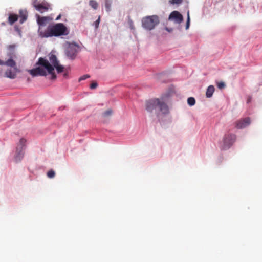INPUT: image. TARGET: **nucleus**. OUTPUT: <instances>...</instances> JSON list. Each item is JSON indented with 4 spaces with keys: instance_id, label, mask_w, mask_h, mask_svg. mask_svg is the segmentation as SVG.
<instances>
[{
    "instance_id": "f257e3e1",
    "label": "nucleus",
    "mask_w": 262,
    "mask_h": 262,
    "mask_svg": "<svg viewBox=\"0 0 262 262\" xmlns=\"http://www.w3.org/2000/svg\"><path fill=\"white\" fill-rule=\"evenodd\" d=\"M48 57L49 61L43 58L40 57L36 63V65H39L44 68L38 67L29 71V73L32 76H46V70L48 73L51 75V79H55L56 75L54 72V69H56L58 73H62L63 71L64 67L59 64V61L55 55L51 53L49 54Z\"/></svg>"
},
{
    "instance_id": "f03ea898",
    "label": "nucleus",
    "mask_w": 262,
    "mask_h": 262,
    "mask_svg": "<svg viewBox=\"0 0 262 262\" xmlns=\"http://www.w3.org/2000/svg\"><path fill=\"white\" fill-rule=\"evenodd\" d=\"M40 37L49 38L66 36L69 34V30L63 23H57L53 25H49L46 30L40 29Z\"/></svg>"
},
{
    "instance_id": "7ed1b4c3",
    "label": "nucleus",
    "mask_w": 262,
    "mask_h": 262,
    "mask_svg": "<svg viewBox=\"0 0 262 262\" xmlns=\"http://www.w3.org/2000/svg\"><path fill=\"white\" fill-rule=\"evenodd\" d=\"M146 108L147 111L150 112L158 109L163 114H167L169 111L167 104L158 98H154L147 101L146 103Z\"/></svg>"
},
{
    "instance_id": "20e7f679",
    "label": "nucleus",
    "mask_w": 262,
    "mask_h": 262,
    "mask_svg": "<svg viewBox=\"0 0 262 262\" xmlns=\"http://www.w3.org/2000/svg\"><path fill=\"white\" fill-rule=\"evenodd\" d=\"M141 21L142 27L145 30L150 31L160 23V19L158 16L153 15L142 18Z\"/></svg>"
},
{
    "instance_id": "39448f33",
    "label": "nucleus",
    "mask_w": 262,
    "mask_h": 262,
    "mask_svg": "<svg viewBox=\"0 0 262 262\" xmlns=\"http://www.w3.org/2000/svg\"><path fill=\"white\" fill-rule=\"evenodd\" d=\"M236 140V135L233 134H225L220 144V147L222 150L229 149Z\"/></svg>"
},
{
    "instance_id": "423d86ee",
    "label": "nucleus",
    "mask_w": 262,
    "mask_h": 262,
    "mask_svg": "<svg viewBox=\"0 0 262 262\" xmlns=\"http://www.w3.org/2000/svg\"><path fill=\"white\" fill-rule=\"evenodd\" d=\"M79 47L75 43H69L66 49V54L70 59L75 58L78 52Z\"/></svg>"
},
{
    "instance_id": "0eeeda50",
    "label": "nucleus",
    "mask_w": 262,
    "mask_h": 262,
    "mask_svg": "<svg viewBox=\"0 0 262 262\" xmlns=\"http://www.w3.org/2000/svg\"><path fill=\"white\" fill-rule=\"evenodd\" d=\"M26 143V139L22 138L17 143V161L21 160L24 157L27 147Z\"/></svg>"
},
{
    "instance_id": "6e6552de",
    "label": "nucleus",
    "mask_w": 262,
    "mask_h": 262,
    "mask_svg": "<svg viewBox=\"0 0 262 262\" xmlns=\"http://www.w3.org/2000/svg\"><path fill=\"white\" fill-rule=\"evenodd\" d=\"M51 20V18L49 16L41 17L37 15V22L39 25L38 33L39 37H40V29L41 28L43 30H46V28H45L44 27L47 23Z\"/></svg>"
},
{
    "instance_id": "1a4fd4ad",
    "label": "nucleus",
    "mask_w": 262,
    "mask_h": 262,
    "mask_svg": "<svg viewBox=\"0 0 262 262\" xmlns=\"http://www.w3.org/2000/svg\"><path fill=\"white\" fill-rule=\"evenodd\" d=\"M168 19L173 21L176 24H180L183 21V17L179 12L173 11L169 15Z\"/></svg>"
},
{
    "instance_id": "9d476101",
    "label": "nucleus",
    "mask_w": 262,
    "mask_h": 262,
    "mask_svg": "<svg viewBox=\"0 0 262 262\" xmlns=\"http://www.w3.org/2000/svg\"><path fill=\"white\" fill-rule=\"evenodd\" d=\"M251 123L250 119L246 117L241 119L235 122V127L237 129H242L248 126Z\"/></svg>"
},
{
    "instance_id": "9b49d317",
    "label": "nucleus",
    "mask_w": 262,
    "mask_h": 262,
    "mask_svg": "<svg viewBox=\"0 0 262 262\" xmlns=\"http://www.w3.org/2000/svg\"><path fill=\"white\" fill-rule=\"evenodd\" d=\"M36 9L40 13H43L48 11L49 9H51V5L47 2L43 1L40 2L39 5L37 6Z\"/></svg>"
},
{
    "instance_id": "f8f14e48",
    "label": "nucleus",
    "mask_w": 262,
    "mask_h": 262,
    "mask_svg": "<svg viewBox=\"0 0 262 262\" xmlns=\"http://www.w3.org/2000/svg\"><path fill=\"white\" fill-rule=\"evenodd\" d=\"M28 18V12L26 10L20 9L19 11V14L17 15V20L20 18L19 22L22 24Z\"/></svg>"
},
{
    "instance_id": "ddd939ff",
    "label": "nucleus",
    "mask_w": 262,
    "mask_h": 262,
    "mask_svg": "<svg viewBox=\"0 0 262 262\" xmlns=\"http://www.w3.org/2000/svg\"><path fill=\"white\" fill-rule=\"evenodd\" d=\"M16 74V70L15 68L7 70L5 72V76L10 78H15Z\"/></svg>"
},
{
    "instance_id": "4468645a",
    "label": "nucleus",
    "mask_w": 262,
    "mask_h": 262,
    "mask_svg": "<svg viewBox=\"0 0 262 262\" xmlns=\"http://www.w3.org/2000/svg\"><path fill=\"white\" fill-rule=\"evenodd\" d=\"M7 54L8 56L10 57L9 59H12V56L14 55L15 53V45H11L7 46Z\"/></svg>"
},
{
    "instance_id": "2eb2a0df",
    "label": "nucleus",
    "mask_w": 262,
    "mask_h": 262,
    "mask_svg": "<svg viewBox=\"0 0 262 262\" xmlns=\"http://www.w3.org/2000/svg\"><path fill=\"white\" fill-rule=\"evenodd\" d=\"M0 65H6L13 68L15 65V62L12 59H9L5 62L0 59Z\"/></svg>"
},
{
    "instance_id": "dca6fc26",
    "label": "nucleus",
    "mask_w": 262,
    "mask_h": 262,
    "mask_svg": "<svg viewBox=\"0 0 262 262\" xmlns=\"http://www.w3.org/2000/svg\"><path fill=\"white\" fill-rule=\"evenodd\" d=\"M214 90H215V89H214V86H213L212 85H209L207 88V90H206V97H207V98L211 97L213 95Z\"/></svg>"
},
{
    "instance_id": "f3484780",
    "label": "nucleus",
    "mask_w": 262,
    "mask_h": 262,
    "mask_svg": "<svg viewBox=\"0 0 262 262\" xmlns=\"http://www.w3.org/2000/svg\"><path fill=\"white\" fill-rule=\"evenodd\" d=\"M8 21L10 25L16 21V14H10L8 17Z\"/></svg>"
},
{
    "instance_id": "a211bd4d",
    "label": "nucleus",
    "mask_w": 262,
    "mask_h": 262,
    "mask_svg": "<svg viewBox=\"0 0 262 262\" xmlns=\"http://www.w3.org/2000/svg\"><path fill=\"white\" fill-rule=\"evenodd\" d=\"M112 4V0H105V9L107 12L110 11L111 6Z\"/></svg>"
},
{
    "instance_id": "6ab92c4d",
    "label": "nucleus",
    "mask_w": 262,
    "mask_h": 262,
    "mask_svg": "<svg viewBox=\"0 0 262 262\" xmlns=\"http://www.w3.org/2000/svg\"><path fill=\"white\" fill-rule=\"evenodd\" d=\"M89 5L94 9H97L98 7V3L95 0H90Z\"/></svg>"
},
{
    "instance_id": "aec40b11",
    "label": "nucleus",
    "mask_w": 262,
    "mask_h": 262,
    "mask_svg": "<svg viewBox=\"0 0 262 262\" xmlns=\"http://www.w3.org/2000/svg\"><path fill=\"white\" fill-rule=\"evenodd\" d=\"M187 103L190 106H193L195 103V100L193 97H189L187 99Z\"/></svg>"
},
{
    "instance_id": "412c9836",
    "label": "nucleus",
    "mask_w": 262,
    "mask_h": 262,
    "mask_svg": "<svg viewBox=\"0 0 262 262\" xmlns=\"http://www.w3.org/2000/svg\"><path fill=\"white\" fill-rule=\"evenodd\" d=\"M55 176V173L53 170H50L47 172V176L49 178H53Z\"/></svg>"
},
{
    "instance_id": "4be33fe9",
    "label": "nucleus",
    "mask_w": 262,
    "mask_h": 262,
    "mask_svg": "<svg viewBox=\"0 0 262 262\" xmlns=\"http://www.w3.org/2000/svg\"><path fill=\"white\" fill-rule=\"evenodd\" d=\"M190 21V16H189V12L188 11L187 12V21H186V29H188L189 28Z\"/></svg>"
},
{
    "instance_id": "5701e85b",
    "label": "nucleus",
    "mask_w": 262,
    "mask_h": 262,
    "mask_svg": "<svg viewBox=\"0 0 262 262\" xmlns=\"http://www.w3.org/2000/svg\"><path fill=\"white\" fill-rule=\"evenodd\" d=\"M183 0H169V3L170 4H180L182 3Z\"/></svg>"
},
{
    "instance_id": "b1692460",
    "label": "nucleus",
    "mask_w": 262,
    "mask_h": 262,
    "mask_svg": "<svg viewBox=\"0 0 262 262\" xmlns=\"http://www.w3.org/2000/svg\"><path fill=\"white\" fill-rule=\"evenodd\" d=\"M217 86L219 89L221 90L225 88L226 85L224 82L221 81L217 83Z\"/></svg>"
},
{
    "instance_id": "393cba45",
    "label": "nucleus",
    "mask_w": 262,
    "mask_h": 262,
    "mask_svg": "<svg viewBox=\"0 0 262 262\" xmlns=\"http://www.w3.org/2000/svg\"><path fill=\"white\" fill-rule=\"evenodd\" d=\"M40 2H38V0H32V4L33 7L36 9L37 6L39 5Z\"/></svg>"
},
{
    "instance_id": "a878e982",
    "label": "nucleus",
    "mask_w": 262,
    "mask_h": 262,
    "mask_svg": "<svg viewBox=\"0 0 262 262\" xmlns=\"http://www.w3.org/2000/svg\"><path fill=\"white\" fill-rule=\"evenodd\" d=\"M98 86V84L96 82H93L90 85V88L91 89H95Z\"/></svg>"
},
{
    "instance_id": "bb28decb",
    "label": "nucleus",
    "mask_w": 262,
    "mask_h": 262,
    "mask_svg": "<svg viewBox=\"0 0 262 262\" xmlns=\"http://www.w3.org/2000/svg\"><path fill=\"white\" fill-rule=\"evenodd\" d=\"M100 17L99 16L98 19L96 20L94 22V25H95L96 28H98L99 25V23H100Z\"/></svg>"
},
{
    "instance_id": "cd10ccee",
    "label": "nucleus",
    "mask_w": 262,
    "mask_h": 262,
    "mask_svg": "<svg viewBox=\"0 0 262 262\" xmlns=\"http://www.w3.org/2000/svg\"><path fill=\"white\" fill-rule=\"evenodd\" d=\"M112 113V111L111 110H107L106 111L104 112L103 113V116L106 117V116H108L109 115H111Z\"/></svg>"
},
{
    "instance_id": "c85d7f7f",
    "label": "nucleus",
    "mask_w": 262,
    "mask_h": 262,
    "mask_svg": "<svg viewBox=\"0 0 262 262\" xmlns=\"http://www.w3.org/2000/svg\"><path fill=\"white\" fill-rule=\"evenodd\" d=\"M90 77V76L89 75L86 74V75H83L82 76L80 77L79 79V81L84 80H85L86 79L89 78Z\"/></svg>"
},
{
    "instance_id": "c756f323",
    "label": "nucleus",
    "mask_w": 262,
    "mask_h": 262,
    "mask_svg": "<svg viewBox=\"0 0 262 262\" xmlns=\"http://www.w3.org/2000/svg\"><path fill=\"white\" fill-rule=\"evenodd\" d=\"M251 97H249L248 100H247V102L249 103L251 101Z\"/></svg>"
},
{
    "instance_id": "7c9ffc66",
    "label": "nucleus",
    "mask_w": 262,
    "mask_h": 262,
    "mask_svg": "<svg viewBox=\"0 0 262 262\" xmlns=\"http://www.w3.org/2000/svg\"><path fill=\"white\" fill-rule=\"evenodd\" d=\"M130 27H131V28H132V29H134V27H133V24H132V25H130Z\"/></svg>"
},
{
    "instance_id": "2f4dec72",
    "label": "nucleus",
    "mask_w": 262,
    "mask_h": 262,
    "mask_svg": "<svg viewBox=\"0 0 262 262\" xmlns=\"http://www.w3.org/2000/svg\"><path fill=\"white\" fill-rule=\"evenodd\" d=\"M60 18V16H59L58 17H57V18L56 19V20H58Z\"/></svg>"
},
{
    "instance_id": "473e14b6",
    "label": "nucleus",
    "mask_w": 262,
    "mask_h": 262,
    "mask_svg": "<svg viewBox=\"0 0 262 262\" xmlns=\"http://www.w3.org/2000/svg\"><path fill=\"white\" fill-rule=\"evenodd\" d=\"M17 33H19L20 34V33L19 32V30L17 29Z\"/></svg>"
}]
</instances>
